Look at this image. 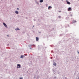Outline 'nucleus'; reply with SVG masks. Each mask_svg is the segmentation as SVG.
I'll return each mask as SVG.
<instances>
[{"label": "nucleus", "mask_w": 79, "mask_h": 79, "mask_svg": "<svg viewBox=\"0 0 79 79\" xmlns=\"http://www.w3.org/2000/svg\"><path fill=\"white\" fill-rule=\"evenodd\" d=\"M17 68H19L21 67V65L19 64H17Z\"/></svg>", "instance_id": "obj_1"}, {"label": "nucleus", "mask_w": 79, "mask_h": 79, "mask_svg": "<svg viewBox=\"0 0 79 79\" xmlns=\"http://www.w3.org/2000/svg\"><path fill=\"white\" fill-rule=\"evenodd\" d=\"M68 10L69 11H72V9H71V7L69 8H68Z\"/></svg>", "instance_id": "obj_2"}, {"label": "nucleus", "mask_w": 79, "mask_h": 79, "mask_svg": "<svg viewBox=\"0 0 79 79\" xmlns=\"http://www.w3.org/2000/svg\"><path fill=\"white\" fill-rule=\"evenodd\" d=\"M3 24L4 26L6 27H7V25H6L5 23H3Z\"/></svg>", "instance_id": "obj_3"}, {"label": "nucleus", "mask_w": 79, "mask_h": 79, "mask_svg": "<svg viewBox=\"0 0 79 79\" xmlns=\"http://www.w3.org/2000/svg\"><path fill=\"white\" fill-rule=\"evenodd\" d=\"M66 2H67V4L68 5H70V4H71V3H70L69 2H68V1H66Z\"/></svg>", "instance_id": "obj_4"}, {"label": "nucleus", "mask_w": 79, "mask_h": 79, "mask_svg": "<svg viewBox=\"0 0 79 79\" xmlns=\"http://www.w3.org/2000/svg\"><path fill=\"white\" fill-rule=\"evenodd\" d=\"M36 41H38V40H39V38H38V37H36Z\"/></svg>", "instance_id": "obj_5"}, {"label": "nucleus", "mask_w": 79, "mask_h": 79, "mask_svg": "<svg viewBox=\"0 0 79 79\" xmlns=\"http://www.w3.org/2000/svg\"><path fill=\"white\" fill-rule=\"evenodd\" d=\"M43 0H40V3H42V2H43Z\"/></svg>", "instance_id": "obj_6"}, {"label": "nucleus", "mask_w": 79, "mask_h": 79, "mask_svg": "<svg viewBox=\"0 0 79 79\" xmlns=\"http://www.w3.org/2000/svg\"><path fill=\"white\" fill-rule=\"evenodd\" d=\"M53 64L54 65V66H56V64L55 62H54L53 63Z\"/></svg>", "instance_id": "obj_7"}, {"label": "nucleus", "mask_w": 79, "mask_h": 79, "mask_svg": "<svg viewBox=\"0 0 79 79\" xmlns=\"http://www.w3.org/2000/svg\"><path fill=\"white\" fill-rule=\"evenodd\" d=\"M15 13H16V14H18V13H19V12L17 11H16Z\"/></svg>", "instance_id": "obj_8"}, {"label": "nucleus", "mask_w": 79, "mask_h": 79, "mask_svg": "<svg viewBox=\"0 0 79 79\" xmlns=\"http://www.w3.org/2000/svg\"><path fill=\"white\" fill-rule=\"evenodd\" d=\"M52 8V6H49L48 7V9H50Z\"/></svg>", "instance_id": "obj_9"}, {"label": "nucleus", "mask_w": 79, "mask_h": 79, "mask_svg": "<svg viewBox=\"0 0 79 79\" xmlns=\"http://www.w3.org/2000/svg\"><path fill=\"white\" fill-rule=\"evenodd\" d=\"M15 30H16V31H17V30H19V29L17 27L16 29H15Z\"/></svg>", "instance_id": "obj_10"}, {"label": "nucleus", "mask_w": 79, "mask_h": 79, "mask_svg": "<svg viewBox=\"0 0 79 79\" xmlns=\"http://www.w3.org/2000/svg\"><path fill=\"white\" fill-rule=\"evenodd\" d=\"M23 55H21V57H20V58H23Z\"/></svg>", "instance_id": "obj_11"}, {"label": "nucleus", "mask_w": 79, "mask_h": 79, "mask_svg": "<svg viewBox=\"0 0 79 79\" xmlns=\"http://www.w3.org/2000/svg\"><path fill=\"white\" fill-rule=\"evenodd\" d=\"M73 23H76V20H74L73 21Z\"/></svg>", "instance_id": "obj_12"}, {"label": "nucleus", "mask_w": 79, "mask_h": 79, "mask_svg": "<svg viewBox=\"0 0 79 79\" xmlns=\"http://www.w3.org/2000/svg\"><path fill=\"white\" fill-rule=\"evenodd\" d=\"M58 18H61V16H59Z\"/></svg>", "instance_id": "obj_13"}, {"label": "nucleus", "mask_w": 79, "mask_h": 79, "mask_svg": "<svg viewBox=\"0 0 79 79\" xmlns=\"http://www.w3.org/2000/svg\"><path fill=\"white\" fill-rule=\"evenodd\" d=\"M17 10H19V8H17Z\"/></svg>", "instance_id": "obj_14"}, {"label": "nucleus", "mask_w": 79, "mask_h": 79, "mask_svg": "<svg viewBox=\"0 0 79 79\" xmlns=\"http://www.w3.org/2000/svg\"><path fill=\"white\" fill-rule=\"evenodd\" d=\"M59 13H61V11L60 10V11H59Z\"/></svg>", "instance_id": "obj_15"}, {"label": "nucleus", "mask_w": 79, "mask_h": 79, "mask_svg": "<svg viewBox=\"0 0 79 79\" xmlns=\"http://www.w3.org/2000/svg\"><path fill=\"white\" fill-rule=\"evenodd\" d=\"M20 79H23V78H20Z\"/></svg>", "instance_id": "obj_16"}, {"label": "nucleus", "mask_w": 79, "mask_h": 79, "mask_svg": "<svg viewBox=\"0 0 79 79\" xmlns=\"http://www.w3.org/2000/svg\"><path fill=\"white\" fill-rule=\"evenodd\" d=\"M65 79H68L67 78H65Z\"/></svg>", "instance_id": "obj_17"}, {"label": "nucleus", "mask_w": 79, "mask_h": 79, "mask_svg": "<svg viewBox=\"0 0 79 79\" xmlns=\"http://www.w3.org/2000/svg\"><path fill=\"white\" fill-rule=\"evenodd\" d=\"M78 53H79V52H78Z\"/></svg>", "instance_id": "obj_18"}, {"label": "nucleus", "mask_w": 79, "mask_h": 79, "mask_svg": "<svg viewBox=\"0 0 79 79\" xmlns=\"http://www.w3.org/2000/svg\"><path fill=\"white\" fill-rule=\"evenodd\" d=\"M7 36H8V35H7Z\"/></svg>", "instance_id": "obj_19"}]
</instances>
